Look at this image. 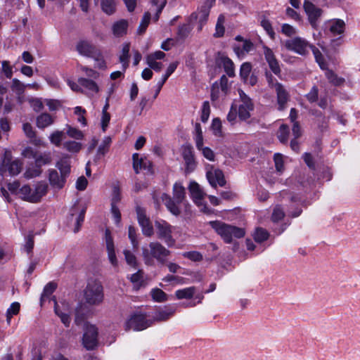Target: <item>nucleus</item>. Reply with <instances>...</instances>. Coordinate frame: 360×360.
Segmentation results:
<instances>
[{
  "label": "nucleus",
  "instance_id": "nucleus-31",
  "mask_svg": "<svg viewBox=\"0 0 360 360\" xmlns=\"http://www.w3.org/2000/svg\"><path fill=\"white\" fill-rule=\"evenodd\" d=\"M129 51L130 44L124 43L122 46L121 53L119 56V60L122 63L123 71L125 72L129 67Z\"/></svg>",
  "mask_w": 360,
  "mask_h": 360
},
{
  "label": "nucleus",
  "instance_id": "nucleus-64",
  "mask_svg": "<svg viewBox=\"0 0 360 360\" xmlns=\"http://www.w3.org/2000/svg\"><path fill=\"white\" fill-rule=\"evenodd\" d=\"M67 134L69 136L75 139H82L83 138L82 132L74 127H69L67 131Z\"/></svg>",
  "mask_w": 360,
  "mask_h": 360
},
{
  "label": "nucleus",
  "instance_id": "nucleus-57",
  "mask_svg": "<svg viewBox=\"0 0 360 360\" xmlns=\"http://www.w3.org/2000/svg\"><path fill=\"white\" fill-rule=\"evenodd\" d=\"M123 254L124 255L127 263L132 267H136V258L135 255L129 250H124L123 251Z\"/></svg>",
  "mask_w": 360,
  "mask_h": 360
},
{
  "label": "nucleus",
  "instance_id": "nucleus-33",
  "mask_svg": "<svg viewBox=\"0 0 360 360\" xmlns=\"http://www.w3.org/2000/svg\"><path fill=\"white\" fill-rule=\"evenodd\" d=\"M78 83L81 86L88 90L89 94H94L99 91L98 86L94 81L91 79L80 77L78 79Z\"/></svg>",
  "mask_w": 360,
  "mask_h": 360
},
{
  "label": "nucleus",
  "instance_id": "nucleus-34",
  "mask_svg": "<svg viewBox=\"0 0 360 360\" xmlns=\"http://www.w3.org/2000/svg\"><path fill=\"white\" fill-rule=\"evenodd\" d=\"M54 122V118L49 113H41L37 117L36 124L39 129H44Z\"/></svg>",
  "mask_w": 360,
  "mask_h": 360
},
{
  "label": "nucleus",
  "instance_id": "nucleus-13",
  "mask_svg": "<svg viewBox=\"0 0 360 360\" xmlns=\"http://www.w3.org/2000/svg\"><path fill=\"white\" fill-rule=\"evenodd\" d=\"M132 160L133 168L136 174L139 173L141 170L145 171L146 174H153V163L147 158H139L138 153H134Z\"/></svg>",
  "mask_w": 360,
  "mask_h": 360
},
{
  "label": "nucleus",
  "instance_id": "nucleus-8",
  "mask_svg": "<svg viewBox=\"0 0 360 360\" xmlns=\"http://www.w3.org/2000/svg\"><path fill=\"white\" fill-rule=\"evenodd\" d=\"M312 46L301 37H295L285 41V47L288 50L292 51L302 56L307 54L309 50L311 49Z\"/></svg>",
  "mask_w": 360,
  "mask_h": 360
},
{
  "label": "nucleus",
  "instance_id": "nucleus-7",
  "mask_svg": "<svg viewBox=\"0 0 360 360\" xmlns=\"http://www.w3.org/2000/svg\"><path fill=\"white\" fill-rule=\"evenodd\" d=\"M155 226L159 239L163 240L168 247H172L175 244V240L172 236V227L166 221H155Z\"/></svg>",
  "mask_w": 360,
  "mask_h": 360
},
{
  "label": "nucleus",
  "instance_id": "nucleus-3",
  "mask_svg": "<svg viewBox=\"0 0 360 360\" xmlns=\"http://www.w3.org/2000/svg\"><path fill=\"white\" fill-rule=\"evenodd\" d=\"M209 224L226 243H231L234 239L241 238L245 235L244 229L222 221H211Z\"/></svg>",
  "mask_w": 360,
  "mask_h": 360
},
{
  "label": "nucleus",
  "instance_id": "nucleus-14",
  "mask_svg": "<svg viewBox=\"0 0 360 360\" xmlns=\"http://www.w3.org/2000/svg\"><path fill=\"white\" fill-rule=\"evenodd\" d=\"M242 103L238 108V116L240 119L245 120L250 117V111L253 110L254 105L251 99L243 91H239Z\"/></svg>",
  "mask_w": 360,
  "mask_h": 360
},
{
  "label": "nucleus",
  "instance_id": "nucleus-11",
  "mask_svg": "<svg viewBox=\"0 0 360 360\" xmlns=\"http://www.w3.org/2000/svg\"><path fill=\"white\" fill-rule=\"evenodd\" d=\"M152 321L147 320L143 314H134L127 321L126 330H143L150 326Z\"/></svg>",
  "mask_w": 360,
  "mask_h": 360
},
{
  "label": "nucleus",
  "instance_id": "nucleus-22",
  "mask_svg": "<svg viewBox=\"0 0 360 360\" xmlns=\"http://www.w3.org/2000/svg\"><path fill=\"white\" fill-rule=\"evenodd\" d=\"M216 62L219 67L224 68L229 77H232L235 76L234 64L229 58L224 55H219Z\"/></svg>",
  "mask_w": 360,
  "mask_h": 360
},
{
  "label": "nucleus",
  "instance_id": "nucleus-19",
  "mask_svg": "<svg viewBox=\"0 0 360 360\" xmlns=\"http://www.w3.org/2000/svg\"><path fill=\"white\" fill-rule=\"evenodd\" d=\"M85 213V207H83L82 210H79L77 206L75 205L70 210V220L75 221V226L74 229L75 233H77L79 231L80 227L84 220Z\"/></svg>",
  "mask_w": 360,
  "mask_h": 360
},
{
  "label": "nucleus",
  "instance_id": "nucleus-48",
  "mask_svg": "<svg viewBox=\"0 0 360 360\" xmlns=\"http://www.w3.org/2000/svg\"><path fill=\"white\" fill-rule=\"evenodd\" d=\"M252 70V65L250 63H244L241 65L240 69V76L244 82L248 81V77L250 76Z\"/></svg>",
  "mask_w": 360,
  "mask_h": 360
},
{
  "label": "nucleus",
  "instance_id": "nucleus-15",
  "mask_svg": "<svg viewBox=\"0 0 360 360\" xmlns=\"http://www.w3.org/2000/svg\"><path fill=\"white\" fill-rule=\"evenodd\" d=\"M76 49L79 54L86 57L100 56V51L89 41L82 40L76 46Z\"/></svg>",
  "mask_w": 360,
  "mask_h": 360
},
{
  "label": "nucleus",
  "instance_id": "nucleus-41",
  "mask_svg": "<svg viewBox=\"0 0 360 360\" xmlns=\"http://www.w3.org/2000/svg\"><path fill=\"white\" fill-rule=\"evenodd\" d=\"M269 232L263 228H257L254 233L253 237L257 243H262L269 238Z\"/></svg>",
  "mask_w": 360,
  "mask_h": 360
},
{
  "label": "nucleus",
  "instance_id": "nucleus-18",
  "mask_svg": "<svg viewBox=\"0 0 360 360\" xmlns=\"http://www.w3.org/2000/svg\"><path fill=\"white\" fill-rule=\"evenodd\" d=\"M105 239L108 259L113 266H117L118 261L115 255L113 238L108 229H106L105 231Z\"/></svg>",
  "mask_w": 360,
  "mask_h": 360
},
{
  "label": "nucleus",
  "instance_id": "nucleus-53",
  "mask_svg": "<svg viewBox=\"0 0 360 360\" xmlns=\"http://www.w3.org/2000/svg\"><path fill=\"white\" fill-rule=\"evenodd\" d=\"M182 255L184 257L189 259L193 262H200L203 259L202 254L197 251L185 252Z\"/></svg>",
  "mask_w": 360,
  "mask_h": 360
},
{
  "label": "nucleus",
  "instance_id": "nucleus-20",
  "mask_svg": "<svg viewBox=\"0 0 360 360\" xmlns=\"http://www.w3.org/2000/svg\"><path fill=\"white\" fill-rule=\"evenodd\" d=\"M275 91L277 96V102L278 105V110H283L285 108V104L289 100V94L285 90L284 86L279 82L275 84Z\"/></svg>",
  "mask_w": 360,
  "mask_h": 360
},
{
  "label": "nucleus",
  "instance_id": "nucleus-46",
  "mask_svg": "<svg viewBox=\"0 0 360 360\" xmlns=\"http://www.w3.org/2000/svg\"><path fill=\"white\" fill-rule=\"evenodd\" d=\"M41 172L42 170L41 167L34 165V166L29 167L26 169L25 172L24 173V176L26 179H30L39 176L41 174Z\"/></svg>",
  "mask_w": 360,
  "mask_h": 360
},
{
  "label": "nucleus",
  "instance_id": "nucleus-56",
  "mask_svg": "<svg viewBox=\"0 0 360 360\" xmlns=\"http://www.w3.org/2000/svg\"><path fill=\"white\" fill-rule=\"evenodd\" d=\"M8 170L11 175H17L20 172L21 164L18 161L14 160L8 165Z\"/></svg>",
  "mask_w": 360,
  "mask_h": 360
},
{
  "label": "nucleus",
  "instance_id": "nucleus-43",
  "mask_svg": "<svg viewBox=\"0 0 360 360\" xmlns=\"http://www.w3.org/2000/svg\"><path fill=\"white\" fill-rule=\"evenodd\" d=\"M150 13L149 12H146L143 16V18L140 22V25L138 27V30H137V32L139 34H143L149 23H150Z\"/></svg>",
  "mask_w": 360,
  "mask_h": 360
},
{
  "label": "nucleus",
  "instance_id": "nucleus-9",
  "mask_svg": "<svg viewBox=\"0 0 360 360\" xmlns=\"http://www.w3.org/2000/svg\"><path fill=\"white\" fill-rule=\"evenodd\" d=\"M229 91L228 79L226 75H222L219 81H216L212 86L211 99L212 101L219 98H224Z\"/></svg>",
  "mask_w": 360,
  "mask_h": 360
},
{
  "label": "nucleus",
  "instance_id": "nucleus-54",
  "mask_svg": "<svg viewBox=\"0 0 360 360\" xmlns=\"http://www.w3.org/2000/svg\"><path fill=\"white\" fill-rule=\"evenodd\" d=\"M274 160L276 171L280 173L283 172L284 170V162L283 155L280 153L274 154Z\"/></svg>",
  "mask_w": 360,
  "mask_h": 360
},
{
  "label": "nucleus",
  "instance_id": "nucleus-24",
  "mask_svg": "<svg viewBox=\"0 0 360 360\" xmlns=\"http://www.w3.org/2000/svg\"><path fill=\"white\" fill-rule=\"evenodd\" d=\"M188 190L193 202L197 205H200L201 202L205 197V193L201 190L199 184L195 181L191 182L188 186Z\"/></svg>",
  "mask_w": 360,
  "mask_h": 360
},
{
  "label": "nucleus",
  "instance_id": "nucleus-50",
  "mask_svg": "<svg viewBox=\"0 0 360 360\" xmlns=\"http://www.w3.org/2000/svg\"><path fill=\"white\" fill-rule=\"evenodd\" d=\"M221 121L219 118L216 117L212 120L211 128L213 131L214 135L217 136H222V131H221Z\"/></svg>",
  "mask_w": 360,
  "mask_h": 360
},
{
  "label": "nucleus",
  "instance_id": "nucleus-36",
  "mask_svg": "<svg viewBox=\"0 0 360 360\" xmlns=\"http://www.w3.org/2000/svg\"><path fill=\"white\" fill-rule=\"evenodd\" d=\"M325 75L328 82L334 86H339L343 84L345 79L338 77L333 70L326 68Z\"/></svg>",
  "mask_w": 360,
  "mask_h": 360
},
{
  "label": "nucleus",
  "instance_id": "nucleus-42",
  "mask_svg": "<svg viewBox=\"0 0 360 360\" xmlns=\"http://www.w3.org/2000/svg\"><path fill=\"white\" fill-rule=\"evenodd\" d=\"M289 127L286 124H281L277 132V137L282 143H286L288 140Z\"/></svg>",
  "mask_w": 360,
  "mask_h": 360
},
{
  "label": "nucleus",
  "instance_id": "nucleus-10",
  "mask_svg": "<svg viewBox=\"0 0 360 360\" xmlns=\"http://www.w3.org/2000/svg\"><path fill=\"white\" fill-rule=\"evenodd\" d=\"M98 329L94 325L86 324L83 335L82 342L88 350L94 349L98 344Z\"/></svg>",
  "mask_w": 360,
  "mask_h": 360
},
{
  "label": "nucleus",
  "instance_id": "nucleus-32",
  "mask_svg": "<svg viewBox=\"0 0 360 360\" xmlns=\"http://www.w3.org/2000/svg\"><path fill=\"white\" fill-rule=\"evenodd\" d=\"M127 27L128 22L126 20H120L113 24L112 33L115 37H122L127 34Z\"/></svg>",
  "mask_w": 360,
  "mask_h": 360
},
{
  "label": "nucleus",
  "instance_id": "nucleus-2",
  "mask_svg": "<svg viewBox=\"0 0 360 360\" xmlns=\"http://www.w3.org/2000/svg\"><path fill=\"white\" fill-rule=\"evenodd\" d=\"M56 167L59 170L49 169L48 179L50 185L56 189H62L66 183L67 178L70 174V160L68 156L61 158L56 163Z\"/></svg>",
  "mask_w": 360,
  "mask_h": 360
},
{
  "label": "nucleus",
  "instance_id": "nucleus-45",
  "mask_svg": "<svg viewBox=\"0 0 360 360\" xmlns=\"http://www.w3.org/2000/svg\"><path fill=\"white\" fill-rule=\"evenodd\" d=\"M63 148L70 153H78L82 148V144L75 141H69L63 143Z\"/></svg>",
  "mask_w": 360,
  "mask_h": 360
},
{
  "label": "nucleus",
  "instance_id": "nucleus-39",
  "mask_svg": "<svg viewBox=\"0 0 360 360\" xmlns=\"http://www.w3.org/2000/svg\"><path fill=\"white\" fill-rule=\"evenodd\" d=\"M56 288L57 285L53 282H50L44 286L40 299L41 304H43L46 299L49 298V297L52 295Z\"/></svg>",
  "mask_w": 360,
  "mask_h": 360
},
{
  "label": "nucleus",
  "instance_id": "nucleus-47",
  "mask_svg": "<svg viewBox=\"0 0 360 360\" xmlns=\"http://www.w3.org/2000/svg\"><path fill=\"white\" fill-rule=\"evenodd\" d=\"M311 51H312V52H313V53L314 55L316 61L319 63L320 68L322 70H326L327 64L324 61V58L322 56V54L320 52V51L316 47H315L314 46H312Z\"/></svg>",
  "mask_w": 360,
  "mask_h": 360
},
{
  "label": "nucleus",
  "instance_id": "nucleus-28",
  "mask_svg": "<svg viewBox=\"0 0 360 360\" xmlns=\"http://www.w3.org/2000/svg\"><path fill=\"white\" fill-rule=\"evenodd\" d=\"M254 49V44L250 40H245L242 46H234L233 51L238 58H243L250 51Z\"/></svg>",
  "mask_w": 360,
  "mask_h": 360
},
{
  "label": "nucleus",
  "instance_id": "nucleus-35",
  "mask_svg": "<svg viewBox=\"0 0 360 360\" xmlns=\"http://www.w3.org/2000/svg\"><path fill=\"white\" fill-rule=\"evenodd\" d=\"M196 291L195 286H191L183 289L178 290L175 292L176 297L178 300L191 299L193 297Z\"/></svg>",
  "mask_w": 360,
  "mask_h": 360
},
{
  "label": "nucleus",
  "instance_id": "nucleus-16",
  "mask_svg": "<svg viewBox=\"0 0 360 360\" xmlns=\"http://www.w3.org/2000/svg\"><path fill=\"white\" fill-rule=\"evenodd\" d=\"M304 9L308 15L309 21L313 27H316L318 19L322 14V10L316 7L309 0L304 1Z\"/></svg>",
  "mask_w": 360,
  "mask_h": 360
},
{
  "label": "nucleus",
  "instance_id": "nucleus-30",
  "mask_svg": "<svg viewBox=\"0 0 360 360\" xmlns=\"http://www.w3.org/2000/svg\"><path fill=\"white\" fill-rule=\"evenodd\" d=\"M178 65L177 62L172 63L169 64L168 66L166 72L164 75H162V79L158 82L157 84V90L155 94V97H156L158 94L160 93L162 86L165 83V82L167 80L169 77L175 71Z\"/></svg>",
  "mask_w": 360,
  "mask_h": 360
},
{
  "label": "nucleus",
  "instance_id": "nucleus-55",
  "mask_svg": "<svg viewBox=\"0 0 360 360\" xmlns=\"http://www.w3.org/2000/svg\"><path fill=\"white\" fill-rule=\"evenodd\" d=\"M128 236L131 243L134 249L139 246V242L136 238V229L133 226H129L128 229Z\"/></svg>",
  "mask_w": 360,
  "mask_h": 360
},
{
  "label": "nucleus",
  "instance_id": "nucleus-62",
  "mask_svg": "<svg viewBox=\"0 0 360 360\" xmlns=\"http://www.w3.org/2000/svg\"><path fill=\"white\" fill-rule=\"evenodd\" d=\"M186 165V172L191 173L193 172L196 167V162L194 156L184 160Z\"/></svg>",
  "mask_w": 360,
  "mask_h": 360
},
{
  "label": "nucleus",
  "instance_id": "nucleus-12",
  "mask_svg": "<svg viewBox=\"0 0 360 360\" xmlns=\"http://www.w3.org/2000/svg\"><path fill=\"white\" fill-rule=\"evenodd\" d=\"M137 219L144 236L150 237L153 234V228L144 208L137 206L136 208Z\"/></svg>",
  "mask_w": 360,
  "mask_h": 360
},
{
  "label": "nucleus",
  "instance_id": "nucleus-37",
  "mask_svg": "<svg viewBox=\"0 0 360 360\" xmlns=\"http://www.w3.org/2000/svg\"><path fill=\"white\" fill-rule=\"evenodd\" d=\"M101 8L108 15L113 14L116 11L115 0H101Z\"/></svg>",
  "mask_w": 360,
  "mask_h": 360
},
{
  "label": "nucleus",
  "instance_id": "nucleus-21",
  "mask_svg": "<svg viewBox=\"0 0 360 360\" xmlns=\"http://www.w3.org/2000/svg\"><path fill=\"white\" fill-rule=\"evenodd\" d=\"M264 54L265 60H266L271 70L276 75H279L281 73V68L273 51L269 48L264 47Z\"/></svg>",
  "mask_w": 360,
  "mask_h": 360
},
{
  "label": "nucleus",
  "instance_id": "nucleus-58",
  "mask_svg": "<svg viewBox=\"0 0 360 360\" xmlns=\"http://www.w3.org/2000/svg\"><path fill=\"white\" fill-rule=\"evenodd\" d=\"M210 114V106L208 101H205L202 103V114H201V121L204 123L207 122L209 119Z\"/></svg>",
  "mask_w": 360,
  "mask_h": 360
},
{
  "label": "nucleus",
  "instance_id": "nucleus-40",
  "mask_svg": "<svg viewBox=\"0 0 360 360\" xmlns=\"http://www.w3.org/2000/svg\"><path fill=\"white\" fill-rule=\"evenodd\" d=\"M54 311L56 314L60 317L61 322L65 325V327H68L70 326L71 319L68 314L64 313L61 311L59 309L58 303L56 300H54Z\"/></svg>",
  "mask_w": 360,
  "mask_h": 360
},
{
  "label": "nucleus",
  "instance_id": "nucleus-5",
  "mask_svg": "<svg viewBox=\"0 0 360 360\" xmlns=\"http://www.w3.org/2000/svg\"><path fill=\"white\" fill-rule=\"evenodd\" d=\"M85 302L91 306H99L104 300V291L101 283L96 280H91L84 290Z\"/></svg>",
  "mask_w": 360,
  "mask_h": 360
},
{
  "label": "nucleus",
  "instance_id": "nucleus-51",
  "mask_svg": "<svg viewBox=\"0 0 360 360\" xmlns=\"http://www.w3.org/2000/svg\"><path fill=\"white\" fill-rule=\"evenodd\" d=\"M63 135L64 133L63 131H54L51 134L49 137L51 143L55 145L56 146H60L63 139Z\"/></svg>",
  "mask_w": 360,
  "mask_h": 360
},
{
  "label": "nucleus",
  "instance_id": "nucleus-27",
  "mask_svg": "<svg viewBox=\"0 0 360 360\" xmlns=\"http://www.w3.org/2000/svg\"><path fill=\"white\" fill-rule=\"evenodd\" d=\"M112 143V139L110 136H105L103 139L101 143L99 145L97 153L94 158V161H98L103 158L108 152Z\"/></svg>",
  "mask_w": 360,
  "mask_h": 360
},
{
  "label": "nucleus",
  "instance_id": "nucleus-6",
  "mask_svg": "<svg viewBox=\"0 0 360 360\" xmlns=\"http://www.w3.org/2000/svg\"><path fill=\"white\" fill-rule=\"evenodd\" d=\"M21 155L25 158L34 160V165L40 167L49 165L52 162V154L50 151H44L42 153L31 146L26 147L22 151Z\"/></svg>",
  "mask_w": 360,
  "mask_h": 360
},
{
  "label": "nucleus",
  "instance_id": "nucleus-59",
  "mask_svg": "<svg viewBox=\"0 0 360 360\" xmlns=\"http://www.w3.org/2000/svg\"><path fill=\"white\" fill-rule=\"evenodd\" d=\"M20 304L18 302H13L6 311L7 321L9 323L11 318L13 315H15L19 312Z\"/></svg>",
  "mask_w": 360,
  "mask_h": 360
},
{
  "label": "nucleus",
  "instance_id": "nucleus-38",
  "mask_svg": "<svg viewBox=\"0 0 360 360\" xmlns=\"http://www.w3.org/2000/svg\"><path fill=\"white\" fill-rule=\"evenodd\" d=\"M224 22L225 16L223 14H220L217 18L215 26V32L214 34V37H221L224 36L225 32V27L224 26Z\"/></svg>",
  "mask_w": 360,
  "mask_h": 360
},
{
  "label": "nucleus",
  "instance_id": "nucleus-52",
  "mask_svg": "<svg viewBox=\"0 0 360 360\" xmlns=\"http://www.w3.org/2000/svg\"><path fill=\"white\" fill-rule=\"evenodd\" d=\"M307 100L311 103H315L319 100V89L316 86H313L308 94L305 95Z\"/></svg>",
  "mask_w": 360,
  "mask_h": 360
},
{
  "label": "nucleus",
  "instance_id": "nucleus-4",
  "mask_svg": "<svg viewBox=\"0 0 360 360\" xmlns=\"http://www.w3.org/2000/svg\"><path fill=\"white\" fill-rule=\"evenodd\" d=\"M173 196L164 193L162 200L168 210L174 215L178 216L181 213L180 205L186 198V189L179 182H176L173 186Z\"/></svg>",
  "mask_w": 360,
  "mask_h": 360
},
{
  "label": "nucleus",
  "instance_id": "nucleus-25",
  "mask_svg": "<svg viewBox=\"0 0 360 360\" xmlns=\"http://www.w3.org/2000/svg\"><path fill=\"white\" fill-rule=\"evenodd\" d=\"M210 10L209 7H206L205 6H202L198 11V12H194L191 15V18L192 19L199 20V30H202V27L204 25L206 24L208 17L210 15Z\"/></svg>",
  "mask_w": 360,
  "mask_h": 360
},
{
  "label": "nucleus",
  "instance_id": "nucleus-60",
  "mask_svg": "<svg viewBox=\"0 0 360 360\" xmlns=\"http://www.w3.org/2000/svg\"><path fill=\"white\" fill-rule=\"evenodd\" d=\"M285 216L283 209L281 206H276L273 210L271 219L274 221H278L281 220Z\"/></svg>",
  "mask_w": 360,
  "mask_h": 360
},
{
  "label": "nucleus",
  "instance_id": "nucleus-63",
  "mask_svg": "<svg viewBox=\"0 0 360 360\" xmlns=\"http://www.w3.org/2000/svg\"><path fill=\"white\" fill-rule=\"evenodd\" d=\"M121 200L120 190L118 186H114L112 189V195L111 199V205H117Z\"/></svg>",
  "mask_w": 360,
  "mask_h": 360
},
{
  "label": "nucleus",
  "instance_id": "nucleus-49",
  "mask_svg": "<svg viewBox=\"0 0 360 360\" xmlns=\"http://www.w3.org/2000/svg\"><path fill=\"white\" fill-rule=\"evenodd\" d=\"M20 194L23 200H27L28 202H32L31 198L34 197L33 191L28 185L23 186L20 189Z\"/></svg>",
  "mask_w": 360,
  "mask_h": 360
},
{
  "label": "nucleus",
  "instance_id": "nucleus-44",
  "mask_svg": "<svg viewBox=\"0 0 360 360\" xmlns=\"http://www.w3.org/2000/svg\"><path fill=\"white\" fill-rule=\"evenodd\" d=\"M153 299L158 302H165L167 300V295L160 288H154L151 290Z\"/></svg>",
  "mask_w": 360,
  "mask_h": 360
},
{
  "label": "nucleus",
  "instance_id": "nucleus-61",
  "mask_svg": "<svg viewBox=\"0 0 360 360\" xmlns=\"http://www.w3.org/2000/svg\"><path fill=\"white\" fill-rule=\"evenodd\" d=\"M191 32V29L188 25H183L179 27L177 35L180 39H186Z\"/></svg>",
  "mask_w": 360,
  "mask_h": 360
},
{
  "label": "nucleus",
  "instance_id": "nucleus-23",
  "mask_svg": "<svg viewBox=\"0 0 360 360\" xmlns=\"http://www.w3.org/2000/svg\"><path fill=\"white\" fill-rule=\"evenodd\" d=\"M176 308L174 307H165L164 309L157 310L153 319L155 321H165L170 319L175 313Z\"/></svg>",
  "mask_w": 360,
  "mask_h": 360
},
{
  "label": "nucleus",
  "instance_id": "nucleus-29",
  "mask_svg": "<svg viewBox=\"0 0 360 360\" xmlns=\"http://www.w3.org/2000/svg\"><path fill=\"white\" fill-rule=\"evenodd\" d=\"M345 22L341 19H334L330 22V32L334 35H342L345 30Z\"/></svg>",
  "mask_w": 360,
  "mask_h": 360
},
{
  "label": "nucleus",
  "instance_id": "nucleus-1",
  "mask_svg": "<svg viewBox=\"0 0 360 360\" xmlns=\"http://www.w3.org/2000/svg\"><path fill=\"white\" fill-rule=\"evenodd\" d=\"M170 255L171 251L158 241L150 242L147 246L142 248L143 259L148 266L154 265L155 260L164 265L167 264Z\"/></svg>",
  "mask_w": 360,
  "mask_h": 360
},
{
  "label": "nucleus",
  "instance_id": "nucleus-26",
  "mask_svg": "<svg viewBox=\"0 0 360 360\" xmlns=\"http://www.w3.org/2000/svg\"><path fill=\"white\" fill-rule=\"evenodd\" d=\"M48 184L44 181H39L35 185L34 190L33 191V195L31 198L32 202H37L40 201L41 198L47 193Z\"/></svg>",
  "mask_w": 360,
  "mask_h": 360
},
{
  "label": "nucleus",
  "instance_id": "nucleus-17",
  "mask_svg": "<svg viewBox=\"0 0 360 360\" xmlns=\"http://www.w3.org/2000/svg\"><path fill=\"white\" fill-rule=\"evenodd\" d=\"M206 176L210 185L214 188H216L217 185L224 186L226 184L224 175L221 169L211 167V169L207 172Z\"/></svg>",
  "mask_w": 360,
  "mask_h": 360
}]
</instances>
